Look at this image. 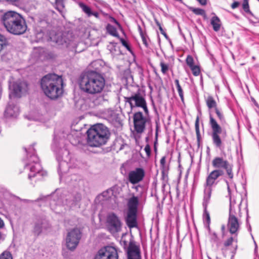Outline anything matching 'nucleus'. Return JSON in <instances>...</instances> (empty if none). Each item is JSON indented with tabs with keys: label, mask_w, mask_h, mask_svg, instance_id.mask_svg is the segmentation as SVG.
Returning <instances> with one entry per match:
<instances>
[{
	"label": "nucleus",
	"mask_w": 259,
	"mask_h": 259,
	"mask_svg": "<svg viewBox=\"0 0 259 259\" xmlns=\"http://www.w3.org/2000/svg\"><path fill=\"white\" fill-rule=\"evenodd\" d=\"M210 198V190L206 189L205 191V195L203 197V201L202 203L203 207L204 208L203 220L204 222V226L207 230H209L210 218L209 212L207 210V205Z\"/></svg>",
	"instance_id": "16"
},
{
	"label": "nucleus",
	"mask_w": 259,
	"mask_h": 259,
	"mask_svg": "<svg viewBox=\"0 0 259 259\" xmlns=\"http://www.w3.org/2000/svg\"><path fill=\"white\" fill-rule=\"evenodd\" d=\"M74 1L81 9L82 11L88 17L94 16L96 18L101 19L100 13L97 11H93L92 8L84 4V3L77 0H73Z\"/></svg>",
	"instance_id": "18"
},
{
	"label": "nucleus",
	"mask_w": 259,
	"mask_h": 259,
	"mask_svg": "<svg viewBox=\"0 0 259 259\" xmlns=\"http://www.w3.org/2000/svg\"><path fill=\"white\" fill-rule=\"evenodd\" d=\"M106 30L110 35L119 38L116 28L113 25L108 24L106 26Z\"/></svg>",
	"instance_id": "28"
},
{
	"label": "nucleus",
	"mask_w": 259,
	"mask_h": 259,
	"mask_svg": "<svg viewBox=\"0 0 259 259\" xmlns=\"http://www.w3.org/2000/svg\"><path fill=\"white\" fill-rule=\"evenodd\" d=\"M11 110V107H9V108H7L6 110V112L8 113V114H9L10 116H13L12 114H11L10 113V111Z\"/></svg>",
	"instance_id": "54"
},
{
	"label": "nucleus",
	"mask_w": 259,
	"mask_h": 259,
	"mask_svg": "<svg viewBox=\"0 0 259 259\" xmlns=\"http://www.w3.org/2000/svg\"><path fill=\"white\" fill-rule=\"evenodd\" d=\"M105 79L100 73L94 71H88L80 75L79 85L81 91L94 95L100 93L104 88Z\"/></svg>",
	"instance_id": "1"
},
{
	"label": "nucleus",
	"mask_w": 259,
	"mask_h": 259,
	"mask_svg": "<svg viewBox=\"0 0 259 259\" xmlns=\"http://www.w3.org/2000/svg\"><path fill=\"white\" fill-rule=\"evenodd\" d=\"M81 237L80 230L74 228L69 231L66 237V245L68 249L73 251L77 246Z\"/></svg>",
	"instance_id": "12"
},
{
	"label": "nucleus",
	"mask_w": 259,
	"mask_h": 259,
	"mask_svg": "<svg viewBox=\"0 0 259 259\" xmlns=\"http://www.w3.org/2000/svg\"><path fill=\"white\" fill-rule=\"evenodd\" d=\"M144 150L146 153L147 157H149L151 155V148L149 145L147 144L145 146Z\"/></svg>",
	"instance_id": "43"
},
{
	"label": "nucleus",
	"mask_w": 259,
	"mask_h": 259,
	"mask_svg": "<svg viewBox=\"0 0 259 259\" xmlns=\"http://www.w3.org/2000/svg\"><path fill=\"white\" fill-rule=\"evenodd\" d=\"M116 249L111 246H106L99 249L95 255L94 259H118Z\"/></svg>",
	"instance_id": "13"
},
{
	"label": "nucleus",
	"mask_w": 259,
	"mask_h": 259,
	"mask_svg": "<svg viewBox=\"0 0 259 259\" xmlns=\"http://www.w3.org/2000/svg\"><path fill=\"white\" fill-rule=\"evenodd\" d=\"M175 82L176 87L180 85V84L179 83V81L178 79H175Z\"/></svg>",
	"instance_id": "57"
},
{
	"label": "nucleus",
	"mask_w": 259,
	"mask_h": 259,
	"mask_svg": "<svg viewBox=\"0 0 259 259\" xmlns=\"http://www.w3.org/2000/svg\"><path fill=\"white\" fill-rule=\"evenodd\" d=\"M209 118L210 124L212 130V138L213 143L217 147L220 148L222 146V140L219 134L221 133V127L211 115H210Z\"/></svg>",
	"instance_id": "15"
},
{
	"label": "nucleus",
	"mask_w": 259,
	"mask_h": 259,
	"mask_svg": "<svg viewBox=\"0 0 259 259\" xmlns=\"http://www.w3.org/2000/svg\"><path fill=\"white\" fill-rule=\"evenodd\" d=\"M124 99L126 103L130 104L132 109L135 107L141 108L144 110L146 115L149 114V110L145 96L139 91L133 94L130 97H125Z\"/></svg>",
	"instance_id": "7"
},
{
	"label": "nucleus",
	"mask_w": 259,
	"mask_h": 259,
	"mask_svg": "<svg viewBox=\"0 0 259 259\" xmlns=\"http://www.w3.org/2000/svg\"><path fill=\"white\" fill-rule=\"evenodd\" d=\"M242 8H243V10L245 11V12L253 16V14L250 11L249 6V3H248V0H243V1Z\"/></svg>",
	"instance_id": "34"
},
{
	"label": "nucleus",
	"mask_w": 259,
	"mask_h": 259,
	"mask_svg": "<svg viewBox=\"0 0 259 259\" xmlns=\"http://www.w3.org/2000/svg\"><path fill=\"white\" fill-rule=\"evenodd\" d=\"M162 34L165 36V37L168 38V36H167V34L165 32L163 34Z\"/></svg>",
	"instance_id": "58"
},
{
	"label": "nucleus",
	"mask_w": 259,
	"mask_h": 259,
	"mask_svg": "<svg viewBox=\"0 0 259 259\" xmlns=\"http://www.w3.org/2000/svg\"><path fill=\"white\" fill-rule=\"evenodd\" d=\"M230 205L229 213H238V207L240 203L236 205V200L232 196L230 197Z\"/></svg>",
	"instance_id": "24"
},
{
	"label": "nucleus",
	"mask_w": 259,
	"mask_h": 259,
	"mask_svg": "<svg viewBox=\"0 0 259 259\" xmlns=\"http://www.w3.org/2000/svg\"><path fill=\"white\" fill-rule=\"evenodd\" d=\"M223 171L222 170L216 169L210 172L206 179V187L204 189V193L206 189H210L211 190V186L213 184L215 180H217L220 176L223 175ZM211 190H210L211 191Z\"/></svg>",
	"instance_id": "19"
},
{
	"label": "nucleus",
	"mask_w": 259,
	"mask_h": 259,
	"mask_svg": "<svg viewBox=\"0 0 259 259\" xmlns=\"http://www.w3.org/2000/svg\"><path fill=\"white\" fill-rule=\"evenodd\" d=\"M55 14V13L53 10H49L44 13V15L46 16L45 17V20L47 22H49L51 20V17H54V15Z\"/></svg>",
	"instance_id": "35"
},
{
	"label": "nucleus",
	"mask_w": 259,
	"mask_h": 259,
	"mask_svg": "<svg viewBox=\"0 0 259 259\" xmlns=\"http://www.w3.org/2000/svg\"><path fill=\"white\" fill-rule=\"evenodd\" d=\"M141 38L142 39V41H143V44L147 47L148 46V43L147 42V39H146L145 35H143L142 36H141Z\"/></svg>",
	"instance_id": "50"
},
{
	"label": "nucleus",
	"mask_w": 259,
	"mask_h": 259,
	"mask_svg": "<svg viewBox=\"0 0 259 259\" xmlns=\"http://www.w3.org/2000/svg\"><path fill=\"white\" fill-rule=\"evenodd\" d=\"M177 89L178 90L179 95L181 100H183V99H184L183 92V90H182L181 85L177 87Z\"/></svg>",
	"instance_id": "44"
},
{
	"label": "nucleus",
	"mask_w": 259,
	"mask_h": 259,
	"mask_svg": "<svg viewBox=\"0 0 259 259\" xmlns=\"http://www.w3.org/2000/svg\"><path fill=\"white\" fill-rule=\"evenodd\" d=\"M145 176V172L142 168H136L131 171L128 175V180L132 184L135 185L141 182Z\"/></svg>",
	"instance_id": "17"
},
{
	"label": "nucleus",
	"mask_w": 259,
	"mask_h": 259,
	"mask_svg": "<svg viewBox=\"0 0 259 259\" xmlns=\"http://www.w3.org/2000/svg\"><path fill=\"white\" fill-rule=\"evenodd\" d=\"M112 19L113 20L114 22H115V23H117V21L113 18H112Z\"/></svg>",
	"instance_id": "64"
},
{
	"label": "nucleus",
	"mask_w": 259,
	"mask_h": 259,
	"mask_svg": "<svg viewBox=\"0 0 259 259\" xmlns=\"http://www.w3.org/2000/svg\"><path fill=\"white\" fill-rule=\"evenodd\" d=\"M1 22L8 32L14 35L24 33L27 28L25 19L15 11H8L1 17Z\"/></svg>",
	"instance_id": "2"
},
{
	"label": "nucleus",
	"mask_w": 259,
	"mask_h": 259,
	"mask_svg": "<svg viewBox=\"0 0 259 259\" xmlns=\"http://www.w3.org/2000/svg\"><path fill=\"white\" fill-rule=\"evenodd\" d=\"M207 231L210 242L212 244H216L217 245H218L219 238L217 234L215 232H212L210 227L209 230H207Z\"/></svg>",
	"instance_id": "26"
},
{
	"label": "nucleus",
	"mask_w": 259,
	"mask_h": 259,
	"mask_svg": "<svg viewBox=\"0 0 259 259\" xmlns=\"http://www.w3.org/2000/svg\"><path fill=\"white\" fill-rule=\"evenodd\" d=\"M201 72V69L199 65L195 64V76H198Z\"/></svg>",
	"instance_id": "47"
},
{
	"label": "nucleus",
	"mask_w": 259,
	"mask_h": 259,
	"mask_svg": "<svg viewBox=\"0 0 259 259\" xmlns=\"http://www.w3.org/2000/svg\"><path fill=\"white\" fill-rule=\"evenodd\" d=\"M8 2H10L11 3H16V2H20L22 0H6Z\"/></svg>",
	"instance_id": "56"
},
{
	"label": "nucleus",
	"mask_w": 259,
	"mask_h": 259,
	"mask_svg": "<svg viewBox=\"0 0 259 259\" xmlns=\"http://www.w3.org/2000/svg\"><path fill=\"white\" fill-rule=\"evenodd\" d=\"M50 40L63 47H68L73 40L71 33L69 32L54 33L52 32L50 36Z\"/></svg>",
	"instance_id": "10"
},
{
	"label": "nucleus",
	"mask_w": 259,
	"mask_h": 259,
	"mask_svg": "<svg viewBox=\"0 0 259 259\" xmlns=\"http://www.w3.org/2000/svg\"><path fill=\"white\" fill-rule=\"evenodd\" d=\"M137 212L127 211L125 221L128 228H133L137 227Z\"/></svg>",
	"instance_id": "21"
},
{
	"label": "nucleus",
	"mask_w": 259,
	"mask_h": 259,
	"mask_svg": "<svg viewBox=\"0 0 259 259\" xmlns=\"http://www.w3.org/2000/svg\"><path fill=\"white\" fill-rule=\"evenodd\" d=\"M226 183H227V190H228V195H229V197H230V196H231V189H230V186L229 185L228 182L227 181Z\"/></svg>",
	"instance_id": "53"
},
{
	"label": "nucleus",
	"mask_w": 259,
	"mask_h": 259,
	"mask_svg": "<svg viewBox=\"0 0 259 259\" xmlns=\"http://www.w3.org/2000/svg\"><path fill=\"white\" fill-rule=\"evenodd\" d=\"M215 113H216L218 118L221 120H222L223 119H224V116H223V114L220 111V110L217 108H215Z\"/></svg>",
	"instance_id": "45"
},
{
	"label": "nucleus",
	"mask_w": 259,
	"mask_h": 259,
	"mask_svg": "<svg viewBox=\"0 0 259 259\" xmlns=\"http://www.w3.org/2000/svg\"><path fill=\"white\" fill-rule=\"evenodd\" d=\"M120 42H121L122 45L127 49L128 51L131 50V48L130 46L128 45V43L122 38H120Z\"/></svg>",
	"instance_id": "42"
},
{
	"label": "nucleus",
	"mask_w": 259,
	"mask_h": 259,
	"mask_svg": "<svg viewBox=\"0 0 259 259\" xmlns=\"http://www.w3.org/2000/svg\"><path fill=\"white\" fill-rule=\"evenodd\" d=\"M227 160H224L222 157H215L212 162V165L215 168H225L228 164Z\"/></svg>",
	"instance_id": "23"
},
{
	"label": "nucleus",
	"mask_w": 259,
	"mask_h": 259,
	"mask_svg": "<svg viewBox=\"0 0 259 259\" xmlns=\"http://www.w3.org/2000/svg\"><path fill=\"white\" fill-rule=\"evenodd\" d=\"M241 201L238 205V213H229V218L227 224L228 229L232 235H238L241 223L239 219L242 217L241 212Z\"/></svg>",
	"instance_id": "8"
},
{
	"label": "nucleus",
	"mask_w": 259,
	"mask_h": 259,
	"mask_svg": "<svg viewBox=\"0 0 259 259\" xmlns=\"http://www.w3.org/2000/svg\"><path fill=\"white\" fill-rule=\"evenodd\" d=\"M138 31L139 32L140 36L145 35V34L143 33V32L142 31V29L140 25H138Z\"/></svg>",
	"instance_id": "52"
},
{
	"label": "nucleus",
	"mask_w": 259,
	"mask_h": 259,
	"mask_svg": "<svg viewBox=\"0 0 259 259\" xmlns=\"http://www.w3.org/2000/svg\"><path fill=\"white\" fill-rule=\"evenodd\" d=\"M195 15H201L204 18L206 17L205 11L201 8H195Z\"/></svg>",
	"instance_id": "40"
},
{
	"label": "nucleus",
	"mask_w": 259,
	"mask_h": 259,
	"mask_svg": "<svg viewBox=\"0 0 259 259\" xmlns=\"http://www.w3.org/2000/svg\"><path fill=\"white\" fill-rule=\"evenodd\" d=\"M42 198L41 197H40L38 198L37 199V200H36V201H38L41 200H42Z\"/></svg>",
	"instance_id": "62"
},
{
	"label": "nucleus",
	"mask_w": 259,
	"mask_h": 259,
	"mask_svg": "<svg viewBox=\"0 0 259 259\" xmlns=\"http://www.w3.org/2000/svg\"><path fill=\"white\" fill-rule=\"evenodd\" d=\"M108 192V191H107L106 192H104L103 193V195L104 196H106V193H107Z\"/></svg>",
	"instance_id": "60"
},
{
	"label": "nucleus",
	"mask_w": 259,
	"mask_h": 259,
	"mask_svg": "<svg viewBox=\"0 0 259 259\" xmlns=\"http://www.w3.org/2000/svg\"><path fill=\"white\" fill-rule=\"evenodd\" d=\"M140 187V186L138 185V186H136L134 187V188L136 190H138V188Z\"/></svg>",
	"instance_id": "59"
},
{
	"label": "nucleus",
	"mask_w": 259,
	"mask_h": 259,
	"mask_svg": "<svg viewBox=\"0 0 259 259\" xmlns=\"http://www.w3.org/2000/svg\"><path fill=\"white\" fill-rule=\"evenodd\" d=\"M239 5H240L239 2L236 1L232 3V4L231 5V8L233 9H235L237 8V7H238V6Z\"/></svg>",
	"instance_id": "48"
},
{
	"label": "nucleus",
	"mask_w": 259,
	"mask_h": 259,
	"mask_svg": "<svg viewBox=\"0 0 259 259\" xmlns=\"http://www.w3.org/2000/svg\"><path fill=\"white\" fill-rule=\"evenodd\" d=\"M125 234L122 235L120 243L126 252L127 259H142L140 246L137 244L132 236L128 240Z\"/></svg>",
	"instance_id": "6"
},
{
	"label": "nucleus",
	"mask_w": 259,
	"mask_h": 259,
	"mask_svg": "<svg viewBox=\"0 0 259 259\" xmlns=\"http://www.w3.org/2000/svg\"><path fill=\"white\" fill-rule=\"evenodd\" d=\"M156 143V142H155V144H154V150L155 152L157 151V148L155 146Z\"/></svg>",
	"instance_id": "61"
},
{
	"label": "nucleus",
	"mask_w": 259,
	"mask_h": 259,
	"mask_svg": "<svg viewBox=\"0 0 259 259\" xmlns=\"http://www.w3.org/2000/svg\"><path fill=\"white\" fill-rule=\"evenodd\" d=\"M5 239V235L0 232V242L3 241Z\"/></svg>",
	"instance_id": "51"
},
{
	"label": "nucleus",
	"mask_w": 259,
	"mask_h": 259,
	"mask_svg": "<svg viewBox=\"0 0 259 259\" xmlns=\"http://www.w3.org/2000/svg\"><path fill=\"white\" fill-rule=\"evenodd\" d=\"M139 205V199L138 197L133 196L130 198L127 202V211L138 212Z\"/></svg>",
	"instance_id": "22"
},
{
	"label": "nucleus",
	"mask_w": 259,
	"mask_h": 259,
	"mask_svg": "<svg viewBox=\"0 0 259 259\" xmlns=\"http://www.w3.org/2000/svg\"><path fill=\"white\" fill-rule=\"evenodd\" d=\"M56 9L62 15L64 12V0H55Z\"/></svg>",
	"instance_id": "29"
},
{
	"label": "nucleus",
	"mask_w": 259,
	"mask_h": 259,
	"mask_svg": "<svg viewBox=\"0 0 259 259\" xmlns=\"http://www.w3.org/2000/svg\"><path fill=\"white\" fill-rule=\"evenodd\" d=\"M0 259H13L10 251H5L0 254Z\"/></svg>",
	"instance_id": "38"
},
{
	"label": "nucleus",
	"mask_w": 259,
	"mask_h": 259,
	"mask_svg": "<svg viewBox=\"0 0 259 259\" xmlns=\"http://www.w3.org/2000/svg\"><path fill=\"white\" fill-rule=\"evenodd\" d=\"M148 118L143 115L142 112H135L133 115L134 129L138 134L143 133L146 128Z\"/></svg>",
	"instance_id": "14"
},
{
	"label": "nucleus",
	"mask_w": 259,
	"mask_h": 259,
	"mask_svg": "<svg viewBox=\"0 0 259 259\" xmlns=\"http://www.w3.org/2000/svg\"><path fill=\"white\" fill-rule=\"evenodd\" d=\"M56 159L59 163L58 172H67L68 163L70 160L69 151L66 148L60 149L56 154Z\"/></svg>",
	"instance_id": "11"
},
{
	"label": "nucleus",
	"mask_w": 259,
	"mask_h": 259,
	"mask_svg": "<svg viewBox=\"0 0 259 259\" xmlns=\"http://www.w3.org/2000/svg\"><path fill=\"white\" fill-rule=\"evenodd\" d=\"M248 230L249 231H250V232L251 231V226H250V225H249V227H248Z\"/></svg>",
	"instance_id": "63"
},
{
	"label": "nucleus",
	"mask_w": 259,
	"mask_h": 259,
	"mask_svg": "<svg viewBox=\"0 0 259 259\" xmlns=\"http://www.w3.org/2000/svg\"><path fill=\"white\" fill-rule=\"evenodd\" d=\"M210 24L212 26L214 31H218L220 29L221 21L219 18L216 15L211 18Z\"/></svg>",
	"instance_id": "25"
},
{
	"label": "nucleus",
	"mask_w": 259,
	"mask_h": 259,
	"mask_svg": "<svg viewBox=\"0 0 259 259\" xmlns=\"http://www.w3.org/2000/svg\"><path fill=\"white\" fill-rule=\"evenodd\" d=\"M186 62L187 65L191 69L193 74L194 75V62L192 56L188 55L186 59Z\"/></svg>",
	"instance_id": "30"
},
{
	"label": "nucleus",
	"mask_w": 259,
	"mask_h": 259,
	"mask_svg": "<svg viewBox=\"0 0 259 259\" xmlns=\"http://www.w3.org/2000/svg\"><path fill=\"white\" fill-rule=\"evenodd\" d=\"M234 235V236L229 238L224 242V245L226 247L229 246L230 245H231L232 244L233 242H235L236 243L237 242V241H238L237 236L238 235Z\"/></svg>",
	"instance_id": "33"
},
{
	"label": "nucleus",
	"mask_w": 259,
	"mask_h": 259,
	"mask_svg": "<svg viewBox=\"0 0 259 259\" xmlns=\"http://www.w3.org/2000/svg\"><path fill=\"white\" fill-rule=\"evenodd\" d=\"M40 87L44 94L51 99H56L63 94V79L55 73L44 76L41 79Z\"/></svg>",
	"instance_id": "3"
},
{
	"label": "nucleus",
	"mask_w": 259,
	"mask_h": 259,
	"mask_svg": "<svg viewBox=\"0 0 259 259\" xmlns=\"http://www.w3.org/2000/svg\"><path fill=\"white\" fill-rule=\"evenodd\" d=\"M106 227L111 234H116L121 230L122 223L115 213L110 212L106 217Z\"/></svg>",
	"instance_id": "9"
},
{
	"label": "nucleus",
	"mask_w": 259,
	"mask_h": 259,
	"mask_svg": "<svg viewBox=\"0 0 259 259\" xmlns=\"http://www.w3.org/2000/svg\"><path fill=\"white\" fill-rule=\"evenodd\" d=\"M155 23H156L157 26L158 27L161 33L162 34H163L165 32V31L163 29V28H162L161 24L159 22V21L156 19H155Z\"/></svg>",
	"instance_id": "46"
},
{
	"label": "nucleus",
	"mask_w": 259,
	"mask_h": 259,
	"mask_svg": "<svg viewBox=\"0 0 259 259\" xmlns=\"http://www.w3.org/2000/svg\"><path fill=\"white\" fill-rule=\"evenodd\" d=\"M198 118H197L196 120L195 121V132L196 133L198 145H199L200 140V134L199 130V124H198Z\"/></svg>",
	"instance_id": "37"
},
{
	"label": "nucleus",
	"mask_w": 259,
	"mask_h": 259,
	"mask_svg": "<svg viewBox=\"0 0 259 259\" xmlns=\"http://www.w3.org/2000/svg\"><path fill=\"white\" fill-rule=\"evenodd\" d=\"M44 224L45 222L42 221H39L35 224L33 231L35 234L38 235L41 233Z\"/></svg>",
	"instance_id": "27"
},
{
	"label": "nucleus",
	"mask_w": 259,
	"mask_h": 259,
	"mask_svg": "<svg viewBox=\"0 0 259 259\" xmlns=\"http://www.w3.org/2000/svg\"><path fill=\"white\" fill-rule=\"evenodd\" d=\"M224 168L226 170L227 173L229 178H230L231 179H232L234 175L232 172V166L228 163L227 164V166H225V167Z\"/></svg>",
	"instance_id": "39"
},
{
	"label": "nucleus",
	"mask_w": 259,
	"mask_h": 259,
	"mask_svg": "<svg viewBox=\"0 0 259 259\" xmlns=\"http://www.w3.org/2000/svg\"><path fill=\"white\" fill-rule=\"evenodd\" d=\"M167 171H165L163 174L161 173L162 179L165 181H167L168 180V176H167Z\"/></svg>",
	"instance_id": "49"
},
{
	"label": "nucleus",
	"mask_w": 259,
	"mask_h": 259,
	"mask_svg": "<svg viewBox=\"0 0 259 259\" xmlns=\"http://www.w3.org/2000/svg\"><path fill=\"white\" fill-rule=\"evenodd\" d=\"M35 144V143H33L28 149L25 147L24 148L27 154V160L28 161L26 163L25 166L28 167L30 171V174L28 175V179L29 180H32V178L38 176H43L46 174V172L41 170L42 167L40 164L39 158L35 154L36 151L34 148Z\"/></svg>",
	"instance_id": "5"
},
{
	"label": "nucleus",
	"mask_w": 259,
	"mask_h": 259,
	"mask_svg": "<svg viewBox=\"0 0 259 259\" xmlns=\"http://www.w3.org/2000/svg\"><path fill=\"white\" fill-rule=\"evenodd\" d=\"M166 156H164L161 157L160 161V168L161 170V173H164L165 171H168V166L166 164Z\"/></svg>",
	"instance_id": "31"
},
{
	"label": "nucleus",
	"mask_w": 259,
	"mask_h": 259,
	"mask_svg": "<svg viewBox=\"0 0 259 259\" xmlns=\"http://www.w3.org/2000/svg\"><path fill=\"white\" fill-rule=\"evenodd\" d=\"M87 134L88 144L95 147L106 144L110 136L108 128L101 123L93 125L87 131Z\"/></svg>",
	"instance_id": "4"
},
{
	"label": "nucleus",
	"mask_w": 259,
	"mask_h": 259,
	"mask_svg": "<svg viewBox=\"0 0 259 259\" xmlns=\"http://www.w3.org/2000/svg\"><path fill=\"white\" fill-rule=\"evenodd\" d=\"M13 87L14 93L17 97H20L21 94L27 90V84L24 81H16L13 84Z\"/></svg>",
	"instance_id": "20"
},
{
	"label": "nucleus",
	"mask_w": 259,
	"mask_h": 259,
	"mask_svg": "<svg viewBox=\"0 0 259 259\" xmlns=\"http://www.w3.org/2000/svg\"><path fill=\"white\" fill-rule=\"evenodd\" d=\"M160 65L161 68V72L163 74H165L168 70V66L167 64H165L163 62H161Z\"/></svg>",
	"instance_id": "41"
},
{
	"label": "nucleus",
	"mask_w": 259,
	"mask_h": 259,
	"mask_svg": "<svg viewBox=\"0 0 259 259\" xmlns=\"http://www.w3.org/2000/svg\"><path fill=\"white\" fill-rule=\"evenodd\" d=\"M4 226V223L3 221L0 218V229Z\"/></svg>",
	"instance_id": "55"
},
{
	"label": "nucleus",
	"mask_w": 259,
	"mask_h": 259,
	"mask_svg": "<svg viewBox=\"0 0 259 259\" xmlns=\"http://www.w3.org/2000/svg\"><path fill=\"white\" fill-rule=\"evenodd\" d=\"M206 104L209 109H211L212 108H217V103L214 100L213 98L211 96L208 97L206 100Z\"/></svg>",
	"instance_id": "32"
},
{
	"label": "nucleus",
	"mask_w": 259,
	"mask_h": 259,
	"mask_svg": "<svg viewBox=\"0 0 259 259\" xmlns=\"http://www.w3.org/2000/svg\"><path fill=\"white\" fill-rule=\"evenodd\" d=\"M80 200V196L79 195L77 196V197H75L73 200H68V199H67L66 204L69 205L70 207H71L74 205H76V202Z\"/></svg>",
	"instance_id": "36"
}]
</instances>
